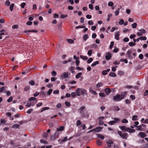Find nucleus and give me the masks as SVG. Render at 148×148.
<instances>
[{
	"label": "nucleus",
	"instance_id": "obj_1",
	"mask_svg": "<svg viewBox=\"0 0 148 148\" xmlns=\"http://www.w3.org/2000/svg\"><path fill=\"white\" fill-rule=\"evenodd\" d=\"M127 92L126 91H124L122 92L121 94H117L116 95L114 96L113 100L114 101L116 100L117 101H119L124 98H125L126 96Z\"/></svg>",
	"mask_w": 148,
	"mask_h": 148
},
{
	"label": "nucleus",
	"instance_id": "obj_2",
	"mask_svg": "<svg viewBox=\"0 0 148 148\" xmlns=\"http://www.w3.org/2000/svg\"><path fill=\"white\" fill-rule=\"evenodd\" d=\"M75 92L77 96H80L81 95H87L86 90L83 88H77L75 90Z\"/></svg>",
	"mask_w": 148,
	"mask_h": 148
},
{
	"label": "nucleus",
	"instance_id": "obj_3",
	"mask_svg": "<svg viewBox=\"0 0 148 148\" xmlns=\"http://www.w3.org/2000/svg\"><path fill=\"white\" fill-rule=\"evenodd\" d=\"M118 134L123 139H126L128 137V134L127 133H123L121 131H118L117 132Z\"/></svg>",
	"mask_w": 148,
	"mask_h": 148
},
{
	"label": "nucleus",
	"instance_id": "obj_4",
	"mask_svg": "<svg viewBox=\"0 0 148 148\" xmlns=\"http://www.w3.org/2000/svg\"><path fill=\"white\" fill-rule=\"evenodd\" d=\"M112 119H114V121H110L108 123V124L110 125H112L115 123H118L120 121V119L117 118H112Z\"/></svg>",
	"mask_w": 148,
	"mask_h": 148
},
{
	"label": "nucleus",
	"instance_id": "obj_5",
	"mask_svg": "<svg viewBox=\"0 0 148 148\" xmlns=\"http://www.w3.org/2000/svg\"><path fill=\"white\" fill-rule=\"evenodd\" d=\"M102 129V128L101 127H97L96 128H95L92 130L90 131L88 133H90L92 132H93L95 133L101 131Z\"/></svg>",
	"mask_w": 148,
	"mask_h": 148
},
{
	"label": "nucleus",
	"instance_id": "obj_6",
	"mask_svg": "<svg viewBox=\"0 0 148 148\" xmlns=\"http://www.w3.org/2000/svg\"><path fill=\"white\" fill-rule=\"evenodd\" d=\"M112 57L111 54L110 52H107L106 53V55L105 56V58L107 60H110Z\"/></svg>",
	"mask_w": 148,
	"mask_h": 148
},
{
	"label": "nucleus",
	"instance_id": "obj_7",
	"mask_svg": "<svg viewBox=\"0 0 148 148\" xmlns=\"http://www.w3.org/2000/svg\"><path fill=\"white\" fill-rule=\"evenodd\" d=\"M106 143L107 144L108 146V147H110L112 146V145L113 144V141L111 140H109L106 141Z\"/></svg>",
	"mask_w": 148,
	"mask_h": 148
},
{
	"label": "nucleus",
	"instance_id": "obj_8",
	"mask_svg": "<svg viewBox=\"0 0 148 148\" xmlns=\"http://www.w3.org/2000/svg\"><path fill=\"white\" fill-rule=\"evenodd\" d=\"M119 127L122 131H124L125 132H127L128 128L126 126H120Z\"/></svg>",
	"mask_w": 148,
	"mask_h": 148
},
{
	"label": "nucleus",
	"instance_id": "obj_9",
	"mask_svg": "<svg viewBox=\"0 0 148 148\" xmlns=\"http://www.w3.org/2000/svg\"><path fill=\"white\" fill-rule=\"evenodd\" d=\"M68 76V73L67 72H64L61 76V77L64 78H67Z\"/></svg>",
	"mask_w": 148,
	"mask_h": 148
},
{
	"label": "nucleus",
	"instance_id": "obj_10",
	"mask_svg": "<svg viewBox=\"0 0 148 148\" xmlns=\"http://www.w3.org/2000/svg\"><path fill=\"white\" fill-rule=\"evenodd\" d=\"M35 103H34L33 102H31L29 103L28 102L27 104L25 105L26 107H30L31 106H34Z\"/></svg>",
	"mask_w": 148,
	"mask_h": 148
},
{
	"label": "nucleus",
	"instance_id": "obj_11",
	"mask_svg": "<svg viewBox=\"0 0 148 148\" xmlns=\"http://www.w3.org/2000/svg\"><path fill=\"white\" fill-rule=\"evenodd\" d=\"M105 92L107 95H109L111 92V90L109 88H105Z\"/></svg>",
	"mask_w": 148,
	"mask_h": 148
},
{
	"label": "nucleus",
	"instance_id": "obj_12",
	"mask_svg": "<svg viewBox=\"0 0 148 148\" xmlns=\"http://www.w3.org/2000/svg\"><path fill=\"white\" fill-rule=\"evenodd\" d=\"M147 39V38L146 36H140L139 38H137V41H138L139 40H146Z\"/></svg>",
	"mask_w": 148,
	"mask_h": 148
},
{
	"label": "nucleus",
	"instance_id": "obj_13",
	"mask_svg": "<svg viewBox=\"0 0 148 148\" xmlns=\"http://www.w3.org/2000/svg\"><path fill=\"white\" fill-rule=\"evenodd\" d=\"M138 134L140 137L142 138H143L146 136L145 134L143 132H140Z\"/></svg>",
	"mask_w": 148,
	"mask_h": 148
},
{
	"label": "nucleus",
	"instance_id": "obj_14",
	"mask_svg": "<svg viewBox=\"0 0 148 148\" xmlns=\"http://www.w3.org/2000/svg\"><path fill=\"white\" fill-rule=\"evenodd\" d=\"M112 109L115 111H118L120 110V108L119 107L117 106H113Z\"/></svg>",
	"mask_w": 148,
	"mask_h": 148
},
{
	"label": "nucleus",
	"instance_id": "obj_15",
	"mask_svg": "<svg viewBox=\"0 0 148 148\" xmlns=\"http://www.w3.org/2000/svg\"><path fill=\"white\" fill-rule=\"evenodd\" d=\"M119 35H120L119 32H117L114 35V37L115 39L116 40H119Z\"/></svg>",
	"mask_w": 148,
	"mask_h": 148
},
{
	"label": "nucleus",
	"instance_id": "obj_16",
	"mask_svg": "<svg viewBox=\"0 0 148 148\" xmlns=\"http://www.w3.org/2000/svg\"><path fill=\"white\" fill-rule=\"evenodd\" d=\"M29 100L30 101H35L36 102L35 103H36L37 102V99L35 97H31L29 99Z\"/></svg>",
	"mask_w": 148,
	"mask_h": 148
},
{
	"label": "nucleus",
	"instance_id": "obj_17",
	"mask_svg": "<svg viewBox=\"0 0 148 148\" xmlns=\"http://www.w3.org/2000/svg\"><path fill=\"white\" fill-rule=\"evenodd\" d=\"M38 32V31L36 30H29L28 31H24V32L25 33H27V32H32L36 33Z\"/></svg>",
	"mask_w": 148,
	"mask_h": 148
},
{
	"label": "nucleus",
	"instance_id": "obj_18",
	"mask_svg": "<svg viewBox=\"0 0 148 148\" xmlns=\"http://www.w3.org/2000/svg\"><path fill=\"white\" fill-rule=\"evenodd\" d=\"M135 130L134 129H131L128 127L127 132L130 133H133L135 132Z\"/></svg>",
	"mask_w": 148,
	"mask_h": 148
},
{
	"label": "nucleus",
	"instance_id": "obj_19",
	"mask_svg": "<svg viewBox=\"0 0 148 148\" xmlns=\"http://www.w3.org/2000/svg\"><path fill=\"white\" fill-rule=\"evenodd\" d=\"M103 86V84L102 83L99 82L96 85V88H99L100 87L102 86Z\"/></svg>",
	"mask_w": 148,
	"mask_h": 148
},
{
	"label": "nucleus",
	"instance_id": "obj_20",
	"mask_svg": "<svg viewBox=\"0 0 148 148\" xmlns=\"http://www.w3.org/2000/svg\"><path fill=\"white\" fill-rule=\"evenodd\" d=\"M72 58H70L68 60H65V61H64L63 62H62V63L64 64H66V63H67V62H70L72 60Z\"/></svg>",
	"mask_w": 148,
	"mask_h": 148
},
{
	"label": "nucleus",
	"instance_id": "obj_21",
	"mask_svg": "<svg viewBox=\"0 0 148 148\" xmlns=\"http://www.w3.org/2000/svg\"><path fill=\"white\" fill-rule=\"evenodd\" d=\"M97 144L98 145L100 146L102 145V143L100 140L98 139L97 141Z\"/></svg>",
	"mask_w": 148,
	"mask_h": 148
},
{
	"label": "nucleus",
	"instance_id": "obj_22",
	"mask_svg": "<svg viewBox=\"0 0 148 148\" xmlns=\"http://www.w3.org/2000/svg\"><path fill=\"white\" fill-rule=\"evenodd\" d=\"M68 140L66 136L62 140H61L60 144H62L63 142L66 141Z\"/></svg>",
	"mask_w": 148,
	"mask_h": 148
},
{
	"label": "nucleus",
	"instance_id": "obj_23",
	"mask_svg": "<svg viewBox=\"0 0 148 148\" xmlns=\"http://www.w3.org/2000/svg\"><path fill=\"white\" fill-rule=\"evenodd\" d=\"M99 61H96L95 62H94L91 64V66L93 67L95 66L97 64H99Z\"/></svg>",
	"mask_w": 148,
	"mask_h": 148
},
{
	"label": "nucleus",
	"instance_id": "obj_24",
	"mask_svg": "<svg viewBox=\"0 0 148 148\" xmlns=\"http://www.w3.org/2000/svg\"><path fill=\"white\" fill-rule=\"evenodd\" d=\"M64 129V127L63 126L60 127L59 128H57V130L58 131H62Z\"/></svg>",
	"mask_w": 148,
	"mask_h": 148
},
{
	"label": "nucleus",
	"instance_id": "obj_25",
	"mask_svg": "<svg viewBox=\"0 0 148 148\" xmlns=\"http://www.w3.org/2000/svg\"><path fill=\"white\" fill-rule=\"evenodd\" d=\"M89 91L90 92H91L92 94L94 95H97V92L93 90L91 88L89 89Z\"/></svg>",
	"mask_w": 148,
	"mask_h": 148
},
{
	"label": "nucleus",
	"instance_id": "obj_26",
	"mask_svg": "<svg viewBox=\"0 0 148 148\" xmlns=\"http://www.w3.org/2000/svg\"><path fill=\"white\" fill-rule=\"evenodd\" d=\"M82 75V73H77L75 76V77L77 79L79 78Z\"/></svg>",
	"mask_w": 148,
	"mask_h": 148
},
{
	"label": "nucleus",
	"instance_id": "obj_27",
	"mask_svg": "<svg viewBox=\"0 0 148 148\" xmlns=\"http://www.w3.org/2000/svg\"><path fill=\"white\" fill-rule=\"evenodd\" d=\"M109 75L111 77H114L116 76V75L114 72H111L109 74Z\"/></svg>",
	"mask_w": 148,
	"mask_h": 148
},
{
	"label": "nucleus",
	"instance_id": "obj_28",
	"mask_svg": "<svg viewBox=\"0 0 148 148\" xmlns=\"http://www.w3.org/2000/svg\"><path fill=\"white\" fill-rule=\"evenodd\" d=\"M138 116L136 115H134L132 117V120L133 121H136L138 120Z\"/></svg>",
	"mask_w": 148,
	"mask_h": 148
},
{
	"label": "nucleus",
	"instance_id": "obj_29",
	"mask_svg": "<svg viewBox=\"0 0 148 148\" xmlns=\"http://www.w3.org/2000/svg\"><path fill=\"white\" fill-rule=\"evenodd\" d=\"M80 58L84 60H87L88 59V57L86 56H84L83 55H80Z\"/></svg>",
	"mask_w": 148,
	"mask_h": 148
},
{
	"label": "nucleus",
	"instance_id": "obj_30",
	"mask_svg": "<svg viewBox=\"0 0 148 148\" xmlns=\"http://www.w3.org/2000/svg\"><path fill=\"white\" fill-rule=\"evenodd\" d=\"M58 26V29L59 30H61L62 29V24L61 23H58L57 24Z\"/></svg>",
	"mask_w": 148,
	"mask_h": 148
},
{
	"label": "nucleus",
	"instance_id": "obj_31",
	"mask_svg": "<svg viewBox=\"0 0 148 148\" xmlns=\"http://www.w3.org/2000/svg\"><path fill=\"white\" fill-rule=\"evenodd\" d=\"M88 36L87 34H85L83 36V39L84 40L86 41L88 38Z\"/></svg>",
	"mask_w": 148,
	"mask_h": 148
},
{
	"label": "nucleus",
	"instance_id": "obj_32",
	"mask_svg": "<svg viewBox=\"0 0 148 148\" xmlns=\"http://www.w3.org/2000/svg\"><path fill=\"white\" fill-rule=\"evenodd\" d=\"M98 137L100 138L101 140H103L104 139V137L100 134H97Z\"/></svg>",
	"mask_w": 148,
	"mask_h": 148
},
{
	"label": "nucleus",
	"instance_id": "obj_33",
	"mask_svg": "<svg viewBox=\"0 0 148 148\" xmlns=\"http://www.w3.org/2000/svg\"><path fill=\"white\" fill-rule=\"evenodd\" d=\"M76 92H73L71 93V95L72 97L75 98L76 95Z\"/></svg>",
	"mask_w": 148,
	"mask_h": 148
},
{
	"label": "nucleus",
	"instance_id": "obj_34",
	"mask_svg": "<svg viewBox=\"0 0 148 148\" xmlns=\"http://www.w3.org/2000/svg\"><path fill=\"white\" fill-rule=\"evenodd\" d=\"M30 88V86H25L24 88V90L27 91Z\"/></svg>",
	"mask_w": 148,
	"mask_h": 148
},
{
	"label": "nucleus",
	"instance_id": "obj_35",
	"mask_svg": "<svg viewBox=\"0 0 148 148\" xmlns=\"http://www.w3.org/2000/svg\"><path fill=\"white\" fill-rule=\"evenodd\" d=\"M14 3H12L10 5V9L11 11H12L13 10L14 6Z\"/></svg>",
	"mask_w": 148,
	"mask_h": 148
},
{
	"label": "nucleus",
	"instance_id": "obj_36",
	"mask_svg": "<svg viewBox=\"0 0 148 148\" xmlns=\"http://www.w3.org/2000/svg\"><path fill=\"white\" fill-rule=\"evenodd\" d=\"M40 142L41 143H44V144H47L48 143V142L47 141L42 139L40 140Z\"/></svg>",
	"mask_w": 148,
	"mask_h": 148
},
{
	"label": "nucleus",
	"instance_id": "obj_37",
	"mask_svg": "<svg viewBox=\"0 0 148 148\" xmlns=\"http://www.w3.org/2000/svg\"><path fill=\"white\" fill-rule=\"evenodd\" d=\"M85 107L84 106H82L79 109V110L80 111H83V110L84 109Z\"/></svg>",
	"mask_w": 148,
	"mask_h": 148
},
{
	"label": "nucleus",
	"instance_id": "obj_38",
	"mask_svg": "<svg viewBox=\"0 0 148 148\" xmlns=\"http://www.w3.org/2000/svg\"><path fill=\"white\" fill-rule=\"evenodd\" d=\"M114 43L113 42H110V45L109 48L110 49H112L114 46Z\"/></svg>",
	"mask_w": 148,
	"mask_h": 148
},
{
	"label": "nucleus",
	"instance_id": "obj_39",
	"mask_svg": "<svg viewBox=\"0 0 148 148\" xmlns=\"http://www.w3.org/2000/svg\"><path fill=\"white\" fill-rule=\"evenodd\" d=\"M49 109V107H43L42 108V110L40 111V112H42L43 111L48 110Z\"/></svg>",
	"mask_w": 148,
	"mask_h": 148
},
{
	"label": "nucleus",
	"instance_id": "obj_40",
	"mask_svg": "<svg viewBox=\"0 0 148 148\" xmlns=\"http://www.w3.org/2000/svg\"><path fill=\"white\" fill-rule=\"evenodd\" d=\"M137 25V24L136 23H134L132 24V26L133 28H135L136 27Z\"/></svg>",
	"mask_w": 148,
	"mask_h": 148
},
{
	"label": "nucleus",
	"instance_id": "obj_41",
	"mask_svg": "<svg viewBox=\"0 0 148 148\" xmlns=\"http://www.w3.org/2000/svg\"><path fill=\"white\" fill-rule=\"evenodd\" d=\"M76 125L77 126H78L79 125L81 124V122L80 120H77L76 122Z\"/></svg>",
	"mask_w": 148,
	"mask_h": 148
},
{
	"label": "nucleus",
	"instance_id": "obj_42",
	"mask_svg": "<svg viewBox=\"0 0 148 148\" xmlns=\"http://www.w3.org/2000/svg\"><path fill=\"white\" fill-rule=\"evenodd\" d=\"M19 127V125L17 124H14L12 127V128L16 127V128H18Z\"/></svg>",
	"mask_w": 148,
	"mask_h": 148
},
{
	"label": "nucleus",
	"instance_id": "obj_43",
	"mask_svg": "<svg viewBox=\"0 0 148 148\" xmlns=\"http://www.w3.org/2000/svg\"><path fill=\"white\" fill-rule=\"evenodd\" d=\"M139 31H140L143 34H145L146 32V31L143 29L139 30Z\"/></svg>",
	"mask_w": 148,
	"mask_h": 148
},
{
	"label": "nucleus",
	"instance_id": "obj_44",
	"mask_svg": "<svg viewBox=\"0 0 148 148\" xmlns=\"http://www.w3.org/2000/svg\"><path fill=\"white\" fill-rule=\"evenodd\" d=\"M120 8H118V10H116L115 12V15L116 16H117L118 15L119 13V10H120Z\"/></svg>",
	"mask_w": 148,
	"mask_h": 148
},
{
	"label": "nucleus",
	"instance_id": "obj_45",
	"mask_svg": "<svg viewBox=\"0 0 148 148\" xmlns=\"http://www.w3.org/2000/svg\"><path fill=\"white\" fill-rule=\"evenodd\" d=\"M136 44L134 42H130L129 43V45L131 47L133 46H134Z\"/></svg>",
	"mask_w": 148,
	"mask_h": 148
},
{
	"label": "nucleus",
	"instance_id": "obj_46",
	"mask_svg": "<svg viewBox=\"0 0 148 148\" xmlns=\"http://www.w3.org/2000/svg\"><path fill=\"white\" fill-rule=\"evenodd\" d=\"M67 40L69 43H72L74 42V41L71 39H67Z\"/></svg>",
	"mask_w": 148,
	"mask_h": 148
},
{
	"label": "nucleus",
	"instance_id": "obj_47",
	"mask_svg": "<svg viewBox=\"0 0 148 148\" xmlns=\"http://www.w3.org/2000/svg\"><path fill=\"white\" fill-rule=\"evenodd\" d=\"M67 16V15H64V14H61L60 16V17L61 18H63L66 17Z\"/></svg>",
	"mask_w": 148,
	"mask_h": 148
},
{
	"label": "nucleus",
	"instance_id": "obj_48",
	"mask_svg": "<svg viewBox=\"0 0 148 148\" xmlns=\"http://www.w3.org/2000/svg\"><path fill=\"white\" fill-rule=\"evenodd\" d=\"M93 60V59L92 58H90L87 60V62L88 63H90Z\"/></svg>",
	"mask_w": 148,
	"mask_h": 148
},
{
	"label": "nucleus",
	"instance_id": "obj_49",
	"mask_svg": "<svg viewBox=\"0 0 148 148\" xmlns=\"http://www.w3.org/2000/svg\"><path fill=\"white\" fill-rule=\"evenodd\" d=\"M137 128L136 129V130H141L142 125H140L139 126H137Z\"/></svg>",
	"mask_w": 148,
	"mask_h": 148
},
{
	"label": "nucleus",
	"instance_id": "obj_50",
	"mask_svg": "<svg viewBox=\"0 0 148 148\" xmlns=\"http://www.w3.org/2000/svg\"><path fill=\"white\" fill-rule=\"evenodd\" d=\"M26 4L25 3V2L22 3L21 5V6L22 8H24L25 6V5Z\"/></svg>",
	"mask_w": 148,
	"mask_h": 148
},
{
	"label": "nucleus",
	"instance_id": "obj_51",
	"mask_svg": "<svg viewBox=\"0 0 148 148\" xmlns=\"http://www.w3.org/2000/svg\"><path fill=\"white\" fill-rule=\"evenodd\" d=\"M29 84L31 85H33L35 84L33 80H31L29 82Z\"/></svg>",
	"mask_w": 148,
	"mask_h": 148
},
{
	"label": "nucleus",
	"instance_id": "obj_52",
	"mask_svg": "<svg viewBox=\"0 0 148 148\" xmlns=\"http://www.w3.org/2000/svg\"><path fill=\"white\" fill-rule=\"evenodd\" d=\"M124 23V21L123 19H121L119 21V24L120 25H121L123 24Z\"/></svg>",
	"mask_w": 148,
	"mask_h": 148
},
{
	"label": "nucleus",
	"instance_id": "obj_53",
	"mask_svg": "<svg viewBox=\"0 0 148 148\" xmlns=\"http://www.w3.org/2000/svg\"><path fill=\"white\" fill-rule=\"evenodd\" d=\"M5 4L7 6H9L10 4V2L9 0H7L5 2Z\"/></svg>",
	"mask_w": 148,
	"mask_h": 148
},
{
	"label": "nucleus",
	"instance_id": "obj_54",
	"mask_svg": "<svg viewBox=\"0 0 148 148\" xmlns=\"http://www.w3.org/2000/svg\"><path fill=\"white\" fill-rule=\"evenodd\" d=\"M92 51L91 50H89L87 54L89 56H90L92 54Z\"/></svg>",
	"mask_w": 148,
	"mask_h": 148
},
{
	"label": "nucleus",
	"instance_id": "obj_55",
	"mask_svg": "<svg viewBox=\"0 0 148 148\" xmlns=\"http://www.w3.org/2000/svg\"><path fill=\"white\" fill-rule=\"evenodd\" d=\"M121 122L122 123H128V121L127 119H123L122 120Z\"/></svg>",
	"mask_w": 148,
	"mask_h": 148
},
{
	"label": "nucleus",
	"instance_id": "obj_56",
	"mask_svg": "<svg viewBox=\"0 0 148 148\" xmlns=\"http://www.w3.org/2000/svg\"><path fill=\"white\" fill-rule=\"evenodd\" d=\"M56 136H55V135H53L51 137V140H54L56 138Z\"/></svg>",
	"mask_w": 148,
	"mask_h": 148
},
{
	"label": "nucleus",
	"instance_id": "obj_57",
	"mask_svg": "<svg viewBox=\"0 0 148 148\" xmlns=\"http://www.w3.org/2000/svg\"><path fill=\"white\" fill-rule=\"evenodd\" d=\"M80 114L82 117H84L85 116V113L84 111H80Z\"/></svg>",
	"mask_w": 148,
	"mask_h": 148
},
{
	"label": "nucleus",
	"instance_id": "obj_58",
	"mask_svg": "<svg viewBox=\"0 0 148 148\" xmlns=\"http://www.w3.org/2000/svg\"><path fill=\"white\" fill-rule=\"evenodd\" d=\"M113 3L112 1H110L108 3V5L109 6H112L113 5Z\"/></svg>",
	"mask_w": 148,
	"mask_h": 148
},
{
	"label": "nucleus",
	"instance_id": "obj_59",
	"mask_svg": "<svg viewBox=\"0 0 148 148\" xmlns=\"http://www.w3.org/2000/svg\"><path fill=\"white\" fill-rule=\"evenodd\" d=\"M139 124V122L138 121H136L134 122V124L133 125V126L137 127V125Z\"/></svg>",
	"mask_w": 148,
	"mask_h": 148
},
{
	"label": "nucleus",
	"instance_id": "obj_60",
	"mask_svg": "<svg viewBox=\"0 0 148 148\" xmlns=\"http://www.w3.org/2000/svg\"><path fill=\"white\" fill-rule=\"evenodd\" d=\"M91 47L97 48V45L95 44H93L91 45Z\"/></svg>",
	"mask_w": 148,
	"mask_h": 148
},
{
	"label": "nucleus",
	"instance_id": "obj_61",
	"mask_svg": "<svg viewBox=\"0 0 148 148\" xmlns=\"http://www.w3.org/2000/svg\"><path fill=\"white\" fill-rule=\"evenodd\" d=\"M53 91V90L51 89H50L47 92V94L48 95H50L51 94V93Z\"/></svg>",
	"mask_w": 148,
	"mask_h": 148
},
{
	"label": "nucleus",
	"instance_id": "obj_62",
	"mask_svg": "<svg viewBox=\"0 0 148 148\" xmlns=\"http://www.w3.org/2000/svg\"><path fill=\"white\" fill-rule=\"evenodd\" d=\"M13 99V97H10L7 100V101L8 102H11Z\"/></svg>",
	"mask_w": 148,
	"mask_h": 148
},
{
	"label": "nucleus",
	"instance_id": "obj_63",
	"mask_svg": "<svg viewBox=\"0 0 148 148\" xmlns=\"http://www.w3.org/2000/svg\"><path fill=\"white\" fill-rule=\"evenodd\" d=\"M143 33H142L140 31L138 32L137 33V34L138 36H140L142 35L143 34Z\"/></svg>",
	"mask_w": 148,
	"mask_h": 148
},
{
	"label": "nucleus",
	"instance_id": "obj_64",
	"mask_svg": "<svg viewBox=\"0 0 148 148\" xmlns=\"http://www.w3.org/2000/svg\"><path fill=\"white\" fill-rule=\"evenodd\" d=\"M129 40V39L127 37H125L123 39V41L125 42H127Z\"/></svg>",
	"mask_w": 148,
	"mask_h": 148
}]
</instances>
